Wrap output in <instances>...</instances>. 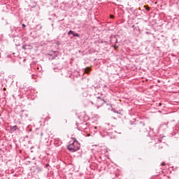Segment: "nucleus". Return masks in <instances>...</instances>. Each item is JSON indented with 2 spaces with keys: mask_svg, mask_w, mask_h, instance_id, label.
Masks as SVG:
<instances>
[{
  "mask_svg": "<svg viewBox=\"0 0 179 179\" xmlns=\"http://www.w3.org/2000/svg\"><path fill=\"white\" fill-rule=\"evenodd\" d=\"M68 150L72 153L78 152L80 149V144L78 143L76 138H74L73 143L67 146Z\"/></svg>",
  "mask_w": 179,
  "mask_h": 179,
  "instance_id": "1",
  "label": "nucleus"
},
{
  "mask_svg": "<svg viewBox=\"0 0 179 179\" xmlns=\"http://www.w3.org/2000/svg\"><path fill=\"white\" fill-rule=\"evenodd\" d=\"M106 103H107V101L104 99V98L103 97V94H101V96H96V103L95 104L98 108H100L101 106H103V104H106Z\"/></svg>",
  "mask_w": 179,
  "mask_h": 179,
  "instance_id": "2",
  "label": "nucleus"
},
{
  "mask_svg": "<svg viewBox=\"0 0 179 179\" xmlns=\"http://www.w3.org/2000/svg\"><path fill=\"white\" fill-rule=\"evenodd\" d=\"M168 124H169V122L161 124L159 126V129L161 131H166V129H167V128H169Z\"/></svg>",
  "mask_w": 179,
  "mask_h": 179,
  "instance_id": "3",
  "label": "nucleus"
},
{
  "mask_svg": "<svg viewBox=\"0 0 179 179\" xmlns=\"http://www.w3.org/2000/svg\"><path fill=\"white\" fill-rule=\"evenodd\" d=\"M67 34H68V36H70V34H72L73 36V37H80V35L79 34L74 33V31L72 30L69 31Z\"/></svg>",
  "mask_w": 179,
  "mask_h": 179,
  "instance_id": "4",
  "label": "nucleus"
},
{
  "mask_svg": "<svg viewBox=\"0 0 179 179\" xmlns=\"http://www.w3.org/2000/svg\"><path fill=\"white\" fill-rule=\"evenodd\" d=\"M20 116L21 117V118H27L28 115L26 112H24V110H22V113H20Z\"/></svg>",
  "mask_w": 179,
  "mask_h": 179,
  "instance_id": "5",
  "label": "nucleus"
},
{
  "mask_svg": "<svg viewBox=\"0 0 179 179\" xmlns=\"http://www.w3.org/2000/svg\"><path fill=\"white\" fill-rule=\"evenodd\" d=\"M10 129L11 132H15V131H17V126H10Z\"/></svg>",
  "mask_w": 179,
  "mask_h": 179,
  "instance_id": "6",
  "label": "nucleus"
},
{
  "mask_svg": "<svg viewBox=\"0 0 179 179\" xmlns=\"http://www.w3.org/2000/svg\"><path fill=\"white\" fill-rule=\"evenodd\" d=\"M90 71H91V69H90V67H87V68H85V73H87V75H89V73H90Z\"/></svg>",
  "mask_w": 179,
  "mask_h": 179,
  "instance_id": "7",
  "label": "nucleus"
},
{
  "mask_svg": "<svg viewBox=\"0 0 179 179\" xmlns=\"http://www.w3.org/2000/svg\"><path fill=\"white\" fill-rule=\"evenodd\" d=\"M27 47H30V45H22V50H27Z\"/></svg>",
  "mask_w": 179,
  "mask_h": 179,
  "instance_id": "8",
  "label": "nucleus"
},
{
  "mask_svg": "<svg viewBox=\"0 0 179 179\" xmlns=\"http://www.w3.org/2000/svg\"><path fill=\"white\" fill-rule=\"evenodd\" d=\"M50 59H55V58H57V55H50Z\"/></svg>",
  "mask_w": 179,
  "mask_h": 179,
  "instance_id": "9",
  "label": "nucleus"
},
{
  "mask_svg": "<svg viewBox=\"0 0 179 179\" xmlns=\"http://www.w3.org/2000/svg\"><path fill=\"white\" fill-rule=\"evenodd\" d=\"M41 29H43V26H41V25H36V29L37 30H41Z\"/></svg>",
  "mask_w": 179,
  "mask_h": 179,
  "instance_id": "10",
  "label": "nucleus"
},
{
  "mask_svg": "<svg viewBox=\"0 0 179 179\" xmlns=\"http://www.w3.org/2000/svg\"><path fill=\"white\" fill-rule=\"evenodd\" d=\"M112 111H113V113H115L116 114H120V112L115 110V109H112Z\"/></svg>",
  "mask_w": 179,
  "mask_h": 179,
  "instance_id": "11",
  "label": "nucleus"
},
{
  "mask_svg": "<svg viewBox=\"0 0 179 179\" xmlns=\"http://www.w3.org/2000/svg\"><path fill=\"white\" fill-rule=\"evenodd\" d=\"M10 36H11V37H16V34L12 33V34H10Z\"/></svg>",
  "mask_w": 179,
  "mask_h": 179,
  "instance_id": "12",
  "label": "nucleus"
},
{
  "mask_svg": "<svg viewBox=\"0 0 179 179\" xmlns=\"http://www.w3.org/2000/svg\"><path fill=\"white\" fill-rule=\"evenodd\" d=\"M159 143H162V142H159V143H155V146H156L157 148V146H159V145H158Z\"/></svg>",
  "mask_w": 179,
  "mask_h": 179,
  "instance_id": "13",
  "label": "nucleus"
},
{
  "mask_svg": "<svg viewBox=\"0 0 179 179\" xmlns=\"http://www.w3.org/2000/svg\"><path fill=\"white\" fill-rule=\"evenodd\" d=\"M22 29H24V27H26V24H22Z\"/></svg>",
  "mask_w": 179,
  "mask_h": 179,
  "instance_id": "14",
  "label": "nucleus"
},
{
  "mask_svg": "<svg viewBox=\"0 0 179 179\" xmlns=\"http://www.w3.org/2000/svg\"><path fill=\"white\" fill-rule=\"evenodd\" d=\"M140 124H141V125H143V127H145V123L141 122Z\"/></svg>",
  "mask_w": 179,
  "mask_h": 179,
  "instance_id": "15",
  "label": "nucleus"
},
{
  "mask_svg": "<svg viewBox=\"0 0 179 179\" xmlns=\"http://www.w3.org/2000/svg\"><path fill=\"white\" fill-rule=\"evenodd\" d=\"M162 166H166V163L164 162L162 163Z\"/></svg>",
  "mask_w": 179,
  "mask_h": 179,
  "instance_id": "16",
  "label": "nucleus"
},
{
  "mask_svg": "<svg viewBox=\"0 0 179 179\" xmlns=\"http://www.w3.org/2000/svg\"><path fill=\"white\" fill-rule=\"evenodd\" d=\"M114 17V15H110V19H113Z\"/></svg>",
  "mask_w": 179,
  "mask_h": 179,
  "instance_id": "17",
  "label": "nucleus"
},
{
  "mask_svg": "<svg viewBox=\"0 0 179 179\" xmlns=\"http://www.w3.org/2000/svg\"><path fill=\"white\" fill-rule=\"evenodd\" d=\"M48 166H50L48 164H47L46 165H45V167H48Z\"/></svg>",
  "mask_w": 179,
  "mask_h": 179,
  "instance_id": "18",
  "label": "nucleus"
},
{
  "mask_svg": "<svg viewBox=\"0 0 179 179\" xmlns=\"http://www.w3.org/2000/svg\"><path fill=\"white\" fill-rule=\"evenodd\" d=\"M91 104H94V103H93V101H91Z\"/></svg>",
  "mask_w": 179,
  "mask_h": 179,
  "instance_id": "19",
  "label": "nucleus"
},
{
  "mask_svg": "<svg viewBox=\"0 0 179 179\" xmlns=\"http://www.w3.org/2000/svg\"><path fill=\"white\" fill-rule=\"evenodd\" d=\"M159 106H162V103H159Z\"/></svg>",
  "mask_w": 179,
  "mask_h": 179,
  "instance_id": "20",
  "label": "nucleus"
},
{
  "mask_svg": "<svg viewBox=\"0 0 179 179\" xmlns=\"http://www.w3.org/2000/svg\"><path fill=\"white\" fill-rule=\"evenodd\" d=\"M94 129H97V127H94Z\"/></svg>",
  "mask_w": 179,
  "mask_h": 179,
  "instance_id": "21",
  "label": "nucleus"
},
{
  "mask_svg": "<svg viewBox=\"0 0 179 179\" xmlns=\"http://www.w3.org/2000/svg\"><path fill=\"white\" fill-rule=\"evenodd\" d=\"M148 136H150V133H148Z\"/></svg>",
  "mask_w": 179,
  "mask_h": 179,
  "instance_id": "22",
  "label": "nucleus"
},
{
  "mask_svg": "<svg viewBox=\"0 0 179 179\" xmlns=\"http://www.w3.org/2000/svg\"><path fill=\"white\" fill-rule=\"evenodd\" d=\"M159 149H162V148H160V146H159Z\"/></svg>",
  "mask_w": 179,
  "mask_h": 179,
  "instance_id": "23",
  "label": "nucleus"
}]
</instances>
